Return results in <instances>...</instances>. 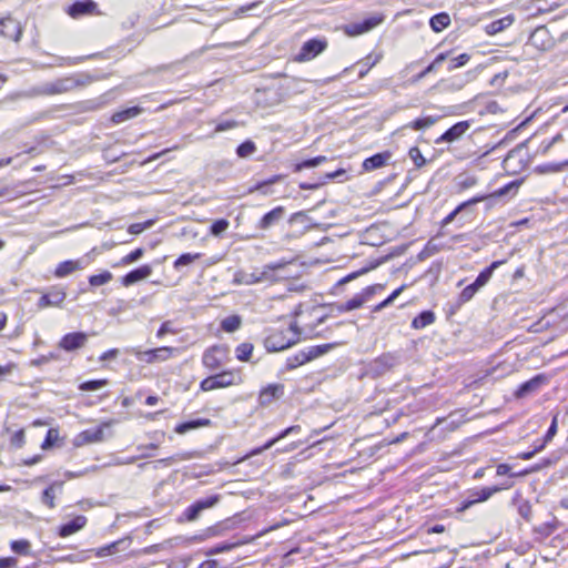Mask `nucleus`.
<instances>
[{"mask_svg": "<svg viewBox=\"0 0 568 568\" xmlns=\"http://www.w3.org/2000/svg\"><path fill=\"white\" fill-rule=\"evenodd\" d=\"M364 303H366V300L361 292L359 294H356L351 300L346 301L344 308H346L351 312V311L362 307Z\"/></svg>", "mask_w": 568, "mask_h": 568, "instance_id": "54", "label": "nucleus"}, {"mask_svg": "<svg viewBox=\"0 0 568 568\" xmlns=\"http://www.w3.org/2000/svg\"><path fill=\"white\" fill-rule=\"evenodd\" d=\"M518 514L519 516L525 519L526 521H530L532 517V507L528 500L523 501L518 506Z\"/></svg>", "mask_w": 568, "mask_h": 568, "instance_id": "56", "label": "nucleus"}, {"mask_svg": "<svg viewBox=\"0 0 568 568\" xmlns=\"http://www.w3.org/2000/svg\"><path fill=\"white\" fill-rule=\"evenodd\" d=\"M468 80L464 79L463 77H453L448 80H442L439 82L440 85H444L445 89L458 91L462 90Z\"/></svg>", "mask_w": 568, "mask_h": 568, "instance_id": "41", "label": "nucleus"}, {"mask_svg": "<svg viewBox=\"0 0 568 568\" xmlns=\"http://www.w3.org/2000/svg\"><path fill=\"white\" fill-rule=\"evenodd\" d=\"M175 352V348L169 346H162L149 351L133 349V354L135 355V357L139 361L145 362L148 364L168 361L173 356Z\"/></svg>", "mask_w": 568, "mask_h": 568, "instance_id": "6", "label": "nucleus"}, {"mask_svg": "<svg viewBox=\"0 0 568 568\" xmlns=\"http://www.w3.org/2000/svg\"><path fill=\"white\" fill-rule=\"evenodd\" d=\"M439 119H440V116H437V115H427V116L414 120L413 122L408 123L406 125V128L413 129L415 131H422V130L433 126L435 123H437V121Z\"/></svg>", "mask_w": 568, "mask_h": 568, "instance_id": "35", "label": "nucleus"}, {"mask_svg": "<svg viewBox=\"0 0 568 568\" xmlns=\"http://www.w3.org/2000/svg\"><path fill=\"white\" fill-rule=\"evenodd\" d=\"M59 438V432L58 429L50 428L45 435V438L42 443V448L48 449L53 446L54 442Z\"/></svg>", "mask_w": 568, "mask_h": 568, "instance_id": "57", "label": "nucleus"}, {"mask_svg": "<svg viewBox=\"0 0 568 568\" xmlns=\"http://www.w3.org/2000/svg\"><path fill=\"white\" fill-rule=\"evenodd\" d=\"M297 334L296 325L291 324L286 331H275L270 334L264 341V346L267 352L284 351L298 341Z\"/></svg>", "mask_w": 568, "mask_h": 568, "instance_id": "2", "label": "nucleus"}, {"mask_svg": "<svg viewBox=\"0 0 568 568\" xmlns=\"http://www.w3.org/2000/svg\"><path fill=\"white\" fill-rule=\"evenodd\" d=\"M130 544H131L130 537L122 538V539L113 541L106 546L100 547L99 549H97L95 554L98 557H105V556L115 554L116 551L125 550L130 546Z\"/></svg>", "mask_w": 568, "mask_h": 568, "instance_id": "28", "label": "nucleus"}, {"mask_svg": "<svg viewBox=\"0 0 568 568\" xmlns=\"http://www.w3.org/2000/svg\"><path fill=\"white\" fill-rule=\"evenodd\" d=\"M529 43L532 47L545 51L552 47L554 39L550 36L549 30L545 26H540L531 32Z\"/></svg>", "mask_w": 568, "mask_h": 568, "instance_id": "10", "label": "nucleus"}, {"mask_svg": "<svg viewBox=\"0 0 568 568\" xmlns=\"http://www.w3.org/2000/svg\"><path fill=\"white\" fill-rule=\"evenodd\" d=\"M435 321V314L432 311H423L412 321V327L415 329H422L433 324Z\"/></svg>", "mask_w": 568, "mask_h": 568, "instance_id": "36", "label": "nucleus"}, {"mask_svg": "<svg viewBox=\"0 0 568 568\" xmlns=\"http://www.w3.org/2000/svg\"><path fill=\"white\" fill-rule=\"evenodd\" d=\"M92 78L85 74H72L64 78L55 79L51 82H45L28 90L29 97H44L64 94L74 91L91 83Z\"/></svg>", "mask_w": 568, "mask_h": 568, "instance_id": "1", "label": "nucleus"}, {"mask_svg": "<svg viewBox=\"0 0 568 568\" xmlns=\"http://www.w3.org/2000/svg\"><path fill=\"white\" fill-rule=\"evenodd\" d=\"M229 226L230 222L226 219H219L211 224L210 234L220 237L229 229Z\"/></svg>", "mask_w": 568, "mask_h": 568, "instance_id": "43", "label": "nucleus"}, {"mask_svg": "<svg viewBox=\"0 0 568 568\" xmlns=\"http://www.w3.org/2000/svg\"><path fill=\"white\" fill-rule=\"evenodd\" d=\"M291 262L287 261H278L274 263L265 264L262 270L258 272V277L252 281H247V284H256V283H275L282 280H286L292 276V273L288 271Z\"/></svg>", "mask_w": 568, "mask_h": 568, "instance_id": "3", "label": "nucleus"}, {"mask_svg": "<svg viewBox=\"0 0 568 568\" xmlns=\"http://www.w3.org/2000/svg\"><path fill=\"white\" fill-rule=\"evenodd\" d=\"M21 33V26L16 19L11 17L0 19V36L17 42Z\"/></svg>", "mask_w": 568, "mask_h": 568, "instance_id": "15", "label": "nucleus"}, {"mask_svg": "<svg viewBox=\"0 0 568 568\" xmlns=\"http://www.w3.org/2000/svg\"><path fill=\"white\" fill-rule=\"evenodd\" d=\"M253 349L254 346L251 343L240 344L235 349L236 358L241 362H247L252 355Z\"/></svg>", "mask_w": 568, "mask_h": 568, "instance_id": "44", "label": "nucleus"}, {"mask_svg": "<svg viewBox=\"0 0 568 568\" xmlns=\"http://www.w3.org/2000/svg\"><path fill=\"white\" fill-rule=\"evenodd\" d=\"M390 158H392V153L388 151L376 153V154L364 160L363 169L365 171H373L376 169H381L387 164V162L390 160Z\"/></svg>", "mask_w": 568, "mask_h": 568, "instance_id": "23", "label": "nucleus"}, {"mask_svg": "<svg viewBox=\"0 0 568 568\" xmlns=\"http://www.w3.org/2000/svg\"><path fill=\"white\" fill-rule=\"evenodd\" d=\"M327 48V41L325 39H310L302 45L297 60L310 61L321 54Z\"/></svg>", "mask_w": 568, "mask_h": 568, "instance_id": "8", "label": "nucleus"}, {"mask_svg": "<svg viewBox=\"0 0 568 568\" xmlns=\"http://www.w3.org/2000/svg\"><path fill=\"white\" fill-rule=\"evenodd\" d=\"M470 128L469 121H459L446 130L439 138L435 140L436 144L444 142L452 143L459 140Z\"/></svg>", "mask_w": 568, "mask_h": 568, "instance_id": "11", "label": "nucleus"}, {"mask_svg": "<svg viewBox=\"0 0 568 568\" xmlns=\"http://www.w3.org/2000/svg\"><path fill=\"white\" fill-rule=\"evenodd\" d=\"M284 395V385L271 384L260 392L258 400L261 405H268L273 400Z\"/></svg>", "mask_w": 568, "mask_h": 568, "instance_id": "21", "label": "nucleus"}, {"mask_svg": "<svg viewBox=\"0 0 568 568\" xmlns=\"http://www.w3.org/2000/svg\"><path fill=\"white\" fill-rule=\"evenodd\" d=\"M63 489V481H54L49 487H47L41 496V501L47 505L49 508H54V498L57 494H61Z\"/></svg>", "mask_w": 568, "mask_h": 568, "instance_id": "30", "label": "nucleus"}, {"mask_svg": "<svg viewBox=\"0 0 568 568\" xmlns=\"http://www.w3.org/2000/svg\"><path fill=\"white\" fill-rule=\"evenodd\" d=\"M65 296L67 294L62 288L54 286L40 297L37 306L40 310L51 306H60L65 300Z\"/></svg>", "mask_w": 568, "mask_h": 568, "instance_id": "16", "label": "nucleus"}, {"mask_svg": "<svg viewBox=\"0 0 568 568\" xmlns=\"http://www.w3.org/2000/svg\"><path fill=\"white\" fill-rule=\"evenodd\" d=\"M242 382L241 375L233 371H223L219 374L209 376L200 383V388L203 392H210L217 388H224L232 385H237Z\"/></svg>", "mask_w": 568, "mask_h": 568, "instance_id": "5", "label": "nucleus"}, {"mask_svg": "<svg viewBox=\"0 0 568 568\" xmlns=\"http://www.w3.org/2000/svg\"><path fill=\"white\" fill-rule=\"evenodd\" d=\"M220 499V495H211L206 498L194 501L183 511L184 519L187 521H195L202 511L216 506Z\"/></svg>", "mask_w": 568, "mask_h": 568, "instance_id": "7", "label": "nucleus"}, {"mask_svg": "<svg viewBox=\"0 0 568 568\" xmlns=\"http://www.w3.org/2000/svg\"><path fill=\"white\" fill-rule=\"evenodd\" d=\"M448 58V52H442L439 53L435 59L434 61L428 64L422 72H419L418 74L414 75L410 80L412 83H417L418 81H420L422 79H424L427 74L432 73V72H435L444 61H446Z\"/></svg>", "mask_w": 568, "mask_h": 568, "instance_id": "32", "label": "nucleus"}, {"mask_svg": "<svg viewBox=\"0 0 568 568\" xmlns=\"http://www.w3.org/2000/svg\"><path fill=\"white\" fill-rule=\"evenodd\" d=\"M108 385V379H91L80 384L79 389L83 392L98 390Z\"/></svg>", "mask_w": 568, "mask_h": 568, "instance_id": "46", "label": "nucleus"}, {"mask_svg": "<svg viewBox=\"0 0 568 568\" xmlns=\"http://www.w3.org/2000/svg\"><path fill=\"white\" fill-rule=\"evenodd\" d=\"M505 262H506L505 260L494 261L489 266L484 268L478 274L476 280L471 284H469L473 287V290L477 293L481 287H484L489 282V280L491 278L495 270H497Z\"/></svg>", "mask_w": 568, "mask_h": 568, "instance_id": "19", "label": "nucleus"}, {"mask_svg": "<svg viewBox=\"0 0 568 568\" xmlns=\"http://www.w3.org/2000/svg\"><path fill=\"white\" fill-rule=\"evenodd\" d=\"M84 268V265L82 263L81 260H68V261H63L61 262L55 271H54V275L59 278H62V277H65L68 275H70L71 273L78 271V270H82Z\"/></svg>", "mask_w": 568, "mask_h": 568, "instance_id": "29", "label": "nucleus"}, {"mask_svg": "<svg viewBox=\"0 0 568 568\" xmlns=\"http://www.w3.org/2000/svg\"><path fill=\"white\" fill-rule=\"evenodd\" d=\"M545 382L546 377L544 375H536L529 381H526L523 384H520L517 390L515 392V396L517 398H525L530 394L536 393Z\"/></svg>", "mask_w": 568, "mask_h": 568, "instance_id": "18", "label": "nucleus"}, {"mask_svg": "<svg viewBox=\"0 0 568 568\" xmlns=\"http://www.w3.org/2000/svg\"><path fill=\"white\" fill-rule=\"evenodd\" d=\"M514 21H515V17L513 14L505 16L501 19H498V20H495V21H491L490 23H488L485 27V31L490 36L497 34V33L504 31L505 29H507L508 27H510L514 23Z\"/></svg>", "mask_w": 568, "mask_h": 568, "instance_id": "31", "label": "nucleus"}, {"mask_svg": "<svg viewBox=\"0 0 568 568\" xmlns=\"http://www.w3.org/2000/svg\"><path fill=\"white\" fill-rule=\"evenodd\" d=\"M558 429V422L557 416L552 417L551 424L547 430V433L544 436V443H549L552 440V438L556 436Z\"/></svg>", "mask_w": 568, "mask_h": 568, "instance_id": "61", "label": "nucleus"}, {"mask_svg": "<svg viewBox=\"0 0 568 568\" xmlns=\"http://www.w3.org/2000/svg\"><path fill=\"white\" fill-rule=\"evenodd\" d=\"M151 274H152V267L150 265L145 264V265L134 268V270L130 271L128 274H125L122 277L121 283L128 287V286H131V285L140 282V281L148 278Z\"/></svg>", "mask_w": 568, "mask_h": 568, "instance_id": "20", "label": "nucleus"}, {"mask_svg": "<svg viewBox=\"0 0 568 568\" xmlns=\"http://www.w3.org/2000/svg\"><path fill=\"white\" fill-rule=\"evenodd\" d=\"M236 126H237V122L236 121H234V120H224V121H221V122H219L216 124L214 132L215 133L224 132V131H227V130H232V129H234Z\"/></svg>", "mask_w": 568, "mask_h": 568, "instance_id": "62", "label": "nucleus"}, {"mask_svg": "<svg viewBox=\"0 0 568 568\" xmlns=\"http://www.w3.org/2000/svg\"><path fill=\"white\" fill-rule=\"evenodd\" d=\"M144 254V248L138 247L121 258V264L129 265L139 261Z\"/></svg>", "mask_w": 568, "mask_h": 568, "instance_id": "55", "label": "nucleus"}, {"mask_svg": "<svg viewBox=\"0 0 568 568\" xmlns=\"http://www.w3.org/2000/svg\"><path fill=\"white\" fill-rule=\"evenodd\" d=\"M301 429L302 428L300 425L290 426V427L285 428L284 430H282L276 437L266 442L263 446L254 448L250 455L251 456L258 455V454L263 453L264 450L272 448L278 440L287 437L288 435L300 433Z\"/></svg>", "mask_w": 568, "mask_h": 568, "instance_id": "22", "label": "nucleus"}, {"mask_svg": "<svg viewBox=\"0 0 568 568\" xmlns=\"http://www.w3.org/2000/svg\"><path fill=\"white\" fill-rule=\"evenodd\" d=\"M211 425V420L207 419V418H197V419H193V420H189V422H184V423H181L179 424L176 427H175V432L178 434H185L190 430H193V429H196V428H200V427H204V426H209Z\"/></svg>", "mask_w": 568, "mask_h": 568, "instance_id": "34", "label": "nucleus"}, {"mask_svg": "<svg viewBox=\"0 0 568 568\" xmlns=\"http://www.w3.org/2000/svg\"><path fill=\"white\" fill-rule=\"evenodd\" d=\"M111 422L103 423L100 427L95 429H85L81 432L74 439L75 446H81L85 444L100 443L104 439V427H109Z\"/></svg>", "mask_w": 568, "mask_h": 568, "instance_id": "12", "label": "nucleus"}, {"mask_svg": "<svg viewBox=\"0 0 568 568\" xmlns=\"http://www.w3.org/2000/svg\"><path fill=\"white\" fill-rule=\"evenodd\" d=\"M335 344H323L316 346H310L305 349L300 351L294 356L286 359V368L288 371L297 368L333 349Z\"/></svg>", "mask_w": 568, "mask_h": 568, "instance_id": "4", "label": "nucleus"}, {"mask_svg": "<svg viewBox=\"0 0 568 568\" xmlns=\"http://www.w3.org/2000/svg\"><path fill=\"white\" fill-rule=\"evenodd\" d=\"M175 333H176V329L173 327L172 322L165 321L164 323H162V325L158 329L156 337L162 338L166 334H175Z\"/></svg>", "mask_w": 568, "mask_h": 568, "instance_id": "60", "label": "nucleus"}, {"mask_svg": "<svg viewBox=\"0 0 568 568\" xmlns=\"http://www.w3.org/2000/svg\"><path fill=\"white\" fill-rule=\"evenodd\" d=\"M224 354L225 349L223 347L213 346L204 352L202 363L206 368L215 371L222 365Z\"/></svg>", "mask_w": 568, "mask_h": 568, "instance_id": "17", "label": "nucleus"}, {"mask_svg": "<svg viewBox=\"0 0 568 568\" xmlns=\"http://www.w3.org/2000/svg\"><path fill=\"white\" fill-rule=\"evenodd\" d=\"M242 320L239 315H231L221 322V327L224 332L233 333L241 327Z\"/></svg>", "mask_w": 568, "mask_h": 568, "instance_id": "40", "label": "nucleus"}, {"mask_svg": "<svg viewBox=\"0 0 568 568\" xmlns=\"http://www.w3.org/2000/svg\"><path fill=\"white\" fill-rule=\"evenodd\" d=\"M475 294L476 292L473 290V287L470 285H467L458 296V305H463L469 302L475 296Z\"/></svg>", "mask_w": 568, "mask_h": 568, "instance_id": "58", "label": "nucleus"}, {"mask_svg": "<svg viewBox=\"0 0 568 568\" xmlns=\"http://www.w3.org/2000/svg\"><path fill=\"white\" fill-rule=\"evenodd\" d=\"M87 524V518L82 515L77 516L69 523H65L60 526L59 528V536L60 537H68L72 534H75L77 531L81 530Z\"/></svg>", "mask_w": 568, "mask_h": 568, "instance_id": "27", "label": "nucleus"}, {"mask_svg": "<svg viewBox=\"0 0 568 568\" xmlns=\"http://www.w3.org/2000/svg\"><path fill=\"white\" fill-rule=\"evenodd\" d=\"M470 60V55L468 53H462L458 57L452 58L449 60L448 70L453 71L457 68L464 67Z\"/></svg>", "mask_w": 568, "mask_h": 568, "instance_id": "52", "label": "nucleus"}, {"mask_svg": "<svg viewBox=\"0 0 568 568\" xmlns=\"http://www.w3.org/2000/svg\"><path fill=\"white\" fill-rule=\"evenodd\" d=\"M201 256H202L201 253H194V254L184 253L175 260L173 266L175 270H180L182 266H187L191 263H193L194 261L201 258Z\"/></svg>", "mask_w": 568, "mask_h": 568, "instance_id": "42", "label": "nucleus"}, {"mask_svg": "<svg viewBox=\"0 0 568 568\" xmlns=\"http://www.w3.org/2000/svg\"><path fill=\"white\" fill-rule=\"evenodd\" d=\"M486 199V196H476V197H473L466 202H463L460 203L454 211H452L444 220H443V225H447L449 223H452L456 215L462 212L464 209H466L468 205H471V204H476V203H479L481 201H484Z\"/></svg>", "mask_w": 568, "mask_h": 568, "instance_id": "39", "label": "nucleus"}, {"mask_svg": "<svg viewBox=\"0 0 568 568\" xmlns=\"http://www.w3.org/2000/svg\"><path fill=\"white\" fill-rule=\"evenodd\" d=\"M285 214V210L283 206H277L270 212H267L258 222V227L261 230H268L276 223H278Z\"/></svg>", "mask_w": 568, "mask_h": 568, "instance_id": "24", "label": "nucleus"}, {"mask_svg": "<svg viewBox=\"0 0 568 568\" xmlns=\"http://www.w3.org/2000/svg\"><path fill=\"white\" fill-rule=\"evenodd\" d=\"M383 22V17H369L362 22L352 23L345 27V32L351 36H359L376 28Z\"/></svg>", "mask_w": 568, "mask_h": 568, "instance_id": "13", "label": "nucleus"}, {"mask_svg": "<svg viewBox=\"0 0 568 568\" xmlns=\"http://www.w3.org/2000/svg\"><path fill=\"white\" fill-rule=\"evenodd\" d=\"M568 166V160L560 163H545L537 165L534 171L538 174H555Z\"/></svg>", "mask_w": 568, "mask_h": 568, "instance_id": "37", "label": "nucleus"}, {"mask_svg": "<svg viewBox=\"0 0 568 568\" xmlns=\"http://www.w3.org/2000/svg\"><path fill=\"white\" fill-rule=\"evenodd\" d=\"M450 23L449 14L440 12L430 18L429 24L435 32H440Z\"/></svg>", "mask_w": 568, "mask_h": 568, "instance_id": "38", "label": "nucleus"}, {"mask_svg": "<svg viewBox=\"0 0 568 568\" xmlns=\"http://www.w3.org/2000/svg\"><path fill=\"white\" fill-rule=\"evenodd\" d=\"M501 488L498 487V486H494V487H484L479 490H475L470 494V497L469 499H466L464 500L462 504H460V507H459V510H466L468 509L469 507H471L473 505L477 504V503H481V501H486L488 500L495 493H498L500 491Z\"/></svg>", "mask_w": 568, "mask_h": 568, "instance_id": "14", "label": "nucleus"}, {"mask_svg": "<svg viewBox=\"0 0 568 568\" xmlns=\"http://www.w3.org/2000/svg\"><path fill=\"white\" fill-rule=\"evenodd\" d=\"M88 342V335L83 332L65 334L59 342V347L65 352H73L84 347Z\"/></svg>", "mask_w": 568, "mask_h": 568, "instance_id": "9", "label": "nucleus"}, {"mask_svg": "<svg viewBox=\"0 0 568 568\" xmlns=\"http://www.w3.org/2000/svg\"><path fill=\"white\" fill-rule=\"evenodd\" d=\"M11 550L18 555H28L31 544L27 539L13 540L10 544Z\"/></svg>", "mask_w": 568, "mask_h": 568, "instance_id": "50", "label": "nucleus"}, {"mask_svg": "<svg viewBox=\"0 0 568 568\" xmlns=\"http://www.w3.org/2000/svg\"><path fill=\"white\" fill-rule=\"evenodd\" d=\"M326 161V156L318 155L312 159L304 160L296 164L295 171H302L304 169L316 168Z\"/></svg>", "mask_w": 568, "mask_h": 568, "instance_id": "45", "label": "nucleus"}, {"mask_svg": "<svg viewBox=\"0 0 568 568\" xmlns=\"http://www.w3.org/2000/svg\"><path fill=\"white\" fill-rule=\"evenodd\" d=\"M385 288V284H374L371 286H367L362 291L363 296L365 297L366 302H368L373 295L376 293L383 291Z\"/></svg>", "mask_w": 568, "mask_h": 568, "instance_id": "59", "label": "nucleus"}, {"mask_svg": "<svg viewBox=\"0 0 568 568\" xmlns=\"http://www.w3.org/2000/svg\"><path fill=\"white\" fill-rule=\"evenodd\" d=\"M113 278L112 273L109 271H104L97 275H91L89 277V283L91 286H101L109 283Z\"/></svg>", "mask_w": 568, "mask_h": 568, "instance_id": "49", "label": "nucleus"}, {"mask_svg": "<svg viewBox=\"0 0 568 568\" xmlns=\"http://www.w3.org/2000/svg\"><path fill=\"white\" fill-rule=\"evenodd\" d=\"M397 364L398 357L392 353H386L374 361V369L377 374H384Z\"/></svg>", "mask_w": 568, "mask_h": 568, "instance_id": "26", "label": "nucleus"}, {"mask_svg": "<svg viewBox=\"0 0 568 568\" xmlns=\"http://www.w3.org/2000/svg\"><path fill=\"white\" fill-rule=\"evenodd\" d=\"M408 155L416 165V168L420 169L426 164V159L423 156L420 150L417 146L410 148L408 151Z\"/></svg>", "mask_w": 568, "mask_h": 568, "instance_id": "51", "label": "nucleus"}, {"mask_svg": "<svg viewBox=\"0 0 568 568\" xmlns=\"http://www.w3.org/2000/svg\"><path fill=\"white\" fill-rule=\"evenodd\" d=\"M143 109L140 106H131L115 112L111 120L115 124H120L126 120L133 119L142 113Z\"/></svg>", "mask_w": 568, "mask_h": 568, "instance_id": "33", "label": "nucleus"}, {"mask_svg": "<svg viewBox=\"0 0 568 568\" xmlns=\"http://www.w3.org/2000/svg\"><path fill=\"white\" fill-rule=\"evenodd\" d=\"M97 9V3L93 0L77 1L68 9V13L72 18H79L84 14L92 13Z\"/></svg>", "mask_w": 568, "mask_h": 568, "instance_id": "25", "label": "nucleus"}, {"mask_svg": "<svg viewBox=\"0 0 568 568\" xmlns=\"http://www.w3.org/2000/svg\"><path fill=\"white\" fill-rule=\"evenodd\" d=\"M560 457L561 456L559 453H552L549 457L544 458L538 465L534 466L531 468V471H537L542 468L549 467V466L556 464L560 459Z\"/></svg>", "mask_w": 568, "mask_h": 568, "instance_id": "53", "label": "nucleus"}, {"mask_svg": "<svg viewBox=\"0 0 568 568\" xmlns=\"http://www.w3.org/2000/svg\"><path fill=\"white\" fill-rule=\"evenodd\" d=\"M256 151V145L253 141L247 140L241 143L236 149L239 158H248Z\"/></svg>", "mask_w": 568, "mask_h": 568, "instance_id": "48", "label": "nucleus"}, {"mask_svg": "<svg viewBox=\"0 0 568 568\" xmlns=\"http://www.w3.org/2000/svg\"><path fill=\"white\" fill-rule=\"evenodd\" d=\"M11 445L17 448H20L24 445V430L23 429H19L12 435Z\"/></svg>", "mask_w": 568, "mask_h": 568, "instance_id": "63", "label": "nucleus"}, {"mask_svg": "<svg viewBox=\"0 0 568 568\" xmlns=\"http://www.w3.org/2000/svg\"><path fill=\"white\" fill-rule=\"evenodd\" d=\"M17 564L18 560L14 557L0 558V568H14Z\"/></svg>", "mask_w": 568, "mask_h": 568, "instance_id": "64", "label": "nucleus"}, {"mask_svg": "<svg viewBox=\"0 0 568 568\" xmlns=\"http://www.w3.org/2000/svg\"><path fill=\"white\" fill-rule=\"evenodd\" d=\"M520 184H521V181H518V180L511 181L508 184H506L503 187L495 191L490 196L500 197V196H505L509 193L515 194L517 192L518 187L520 186Z\"/></svg>", "mask_w": 568, "mask_h": 568, "instance_id": "47", "label": "nucleus"}]
</instances>
